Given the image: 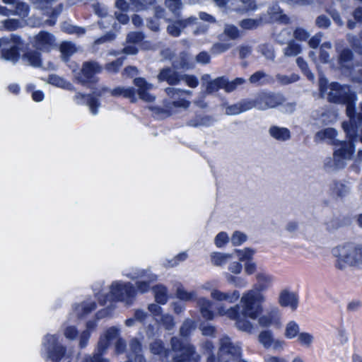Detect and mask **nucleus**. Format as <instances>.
Returning a JSON list of instances; mask_svg holds the SVG:
<instances>
[{
  "label": "nucleus",
  "instance_id": "nucleus-1",
  "mask_svg": "<svg viewBox=\"0 0 362 362\" xmlns=\"http://www.w3.org/2000/svg\"><path fill=\"white\" fill-rule=\"evenodd\" d=\"M255 285L254 288L245 291L240 296V305L226 306L224 304L217 308L218 316L226 317L235 321L237 329L247 333L254 330V325L248 319L257 320L258 324L262 327H269L272 325H280L281 313L279 308L274 305L266 314L261 315L262 305L266 301L264 291L270 288L275 281L274 276L264 269L256 272Z\"/></svg>",
  "mask_w": 362,
  "mask_h": 362
},
{
  "label": "nucleus",
  "instance_id": "nucleus-2",
  "mask_svg": "<svg viewBox=\"0 0 362 362\" xmlns=\"http://www.w3.org/2000/svg\"><path fill=\"white\" fill-rule=\"evenodd\" d=\"M337 132L333 128H326L318 131L315 140L317 142H327L336 146L334 152V160L335 166L341 168L346 160L352 158L354 153V147L351 141H340L337 139Z\"/></svg>",
  "mask_w": 362,
  "mask_h": 362
},
{
  "label": "nucleus",
  "instance_id": "nucleus-3",
  "mask_svg": "<svg viewBox=\"0 0 362 362\" xmlns=\"http://www.w3.org/2000/svg\"><path fill=\"white\" fill-rule=\"evenodd\" d=\"M336 258V267L343 270L348 267H362V245L346 243L334 247L332 250Z\"/></svg>",
  "mask_w": 362,
  "mask_h": 362
},
{
  "label": "nucleus",
  "instance_id": "nucleus-4",
  "mask_svg": "<svg viewBox=\"0 0 362 362\" xmlns=\"http://www.w3.org/2000/svg\"><path fill=\"white\" fill-rule=\"evenodd\" d=\"M320 90L323 95H327V99L329 101L346 105V114L350 118V124H351L352 119L354 118V103L356 98L355 94L351 92L349 87L332 83L325 89L321 84Z\"/></svg>",
  "mask_w": 362,
  "mask_h": 362
},
{
  "label": "nucleus",
  "instance_id": "nucleus-5",
  "mask_svg": "<svg viewBox=\"0 0 362 362\" xmlns=\"http://www.w3.org/2000/svg\"><path fill=\"white\" fill-rule=\"evenodd\" d=\"M171 346V351H163L161 342L160 341H155L151 344V351L153 354L162 355L164 358H168L171 354L173 359L176 362H181L189 359L194 353L192 346L187 344L182 343L177 338L172 339Z\"/></svg>",
  "mask_w": 362,
  "mask_h": 362
},
{
  "label": "nucleus",
  "instance_id": "nucleus-6",
  "mask_svg": "<svg viewBox=\"0 0 362 362\" xmlns=\"http://www.w3.org/2000/svg\"><path fill=\"white\" fill-rule=\"evenodd\" d=\"M102 294H97V297L102 303L106 302V298L110 300L121 301L127 305H130L136 297V290L130 282L115 281L109 287V296L102 299Z\"/></svg>",
  "mask_w": 362,
  "mask_h": 362
},
{
  "label": "nucleus",
  "instance_id": "nucleus-7",
  "mask_svg": "<svg viewBox=\"0 0 362 362\" xmlns=\"http://www.w3.org/2000/svg\"><path fill=\"white\" fill-rule=\"evenodd\" d=\"M25 47H0V58L16 62L20 57L26 59L32 66H40L41 60L36 51L25 54Z\"/></svg>",
  "mask_w": 362,
  "mask_h": 362
},
{
  "label": "nucleus",
  "instance_id": "nucleus-8",
  "mask_svg": "<svg viewBox=\"0 0 362 362\" xmlns=\"http://www.w3.org/2000/svg\"><path fill=\"white\" fill-rule=\"evenodd\" d=\"M42 354L47 359L58 362L64 357L69 358L64 346L61 345L55 335L47 334L42 340Z\"/></svg>",
  "mask_w": 362,
  "mask_h": 362
},
{
  "label": "nucleus",
  "instance_id": "nucleus-9",
  "mask_svg": "<svg viewBox=\"0 0 362 362\" xmlns=\"http://www.w3.org/2000/svg\"><path fill=\"white\" fill-rule=\"evenodd\" d=\"M127 278L135 280L139 279L136 283V293H145L150 291L151 283L157 280V276L149 269L134 268L124 274Z\"/></svg>",
  "mask_w": 362,
  "mask_h": 362
},
{
  "label": "nucleus",
  "instance_id": "nucleus-10",
  "mask_svg": "<svg viewBox=\"0 0 362 362\" xmlns=\"http://www.w3.org/2000/svg\"><path fill=\"white\" fill-rule=\"evenodd\" d=\"M200 288L203 290L209 291L211 298L218 303V305L216 308V314L217 315V308L222 304H224V302L228 303H236L240 296V293L238 290H232L228 291H223L219 290L218 288H214V285L211 281H206L201 285ZM226 306H228L226 304Z\"/></svg>",
  "mask_w": 362,
  "mask_h": 362
},
{
  "label": "nucleus",
  "instance_id": "nucleus-11",
  "mask_svg": "<svg viewBox=\"0 0 362 362\" xmlns=\"http://www.w3.org/2000/svg\"><path fill=\"white\" fill-rule=\"evenodd\" d=\"M118 339V330L116 328L111 327L108 329L104 335L101 337L96 351L91 356H86L84 362H108L102 357V355L107 351L109 344Z\"/></svg>",
  "mask_w": 362,
  "mask_h": 362
},
{
  "label": "nucleus",
  "instance_id": "nucleus-12",
  "mask_svg": "<svg viewBox=\"0 0 362 362\" xmlns=\"http://www.w3.org/2000/svg\"><path fill=\"white\" fill-rule=\"evenodd\" d=\"M284 101L283 96L280 94L273 93H261L254 100L248 103V108H257L264 110L269 108H274L281 105Z\"/></svg>",
  "mask_w": 362,
  "mask_h": 362
},
{
  "label": "nucleus",
  "instance_id": "nucleus-13",
  "mask_svg": "<svg viewBox=\"0 0 362 362\" xmlns=\"http://www.w3.org/2000/svg\"><path fill=\"white\" fill-rule=\"evenodd\" d=\"M240 356V347L233 344L228 337H223L220 339L219 360L223 362H236Z\"/></svg>",
  "mask_w": 362,
  "mask_h": 362
},
{
  "label": "nucleus",
  "instance_id": "nucleus-14",
  "mask_svg": "<svg viewBox=\"0 0 362 362\" xmlns=\"http://www.w3.org/2000/svg\"><path fill=\"white\" fill-rule=\"evenodd\" d=\"M258 341L264 348L274 351H282L286 346V342L282 339L276 337L270 329L261 331L258 335Z\"/></svg>",
  "mask_w": 362,
  "mask_h": 362
},
{
  "label": "nucleus",
  "instance_id": "nucleus-15",
  "mask_svg": "<svg viewBox=\"0 0 362 362\" xmlns=\"http://www.w3.org/2000/svg\"><path fill=\"white\" fill-rule=\"evenodd\" d=\"M158 80L159 81H166L170 85L178 84L181 80H183L191 88H195L198 86V81L195 76L190 75L179 76L170 69H163L158 75Z\"/></svg>",
  "mask_w": 362,
  "mask_h": 362
},
{
  "label": "nucleus",
  "instance_id": "nucleus-16",
  "mask_svg": "<svg viewBox=\"0 0 362 362\" xmlns=\"http://www.w3.org/2000/svg\"><path fill=\"white\" fill-rule=\"evenodd\" d=\"M101 71L102 67L98 63L87 62L83 63L81 71L76 75V79L83 85L94 83L97 81L95 75Z\"/></svg>",
  "mask_w": 362,
  "mask_h": 362
},
{
  "label": "nucleus",
  "instance_id": "nucleus-17",
  "mask_svg": "<svg viewBox=\"0 0 362 362\" xmlns=\"http://www.w3.org/2000/svg\"><path fill=\"white\" fill-rule=\"evenodd\" d=\"M342 127L346 135L351 139L357 140L359 139L362 142V103L361 104V112L356 117H354L351 124H349L344 122Z\"/></svg>",
  "mask_w": 362,
  "mask_h": 362
},
{
  "label": "nucleus",
  "instance_id": "nucleus-18",
  "mask_svg": "<svg viewBox=\"0 0 362 362\" xmlns=\"http://www.w3.org/2000/svg\"><path fill=\"white\" fill-rule=\"evenodd\" d=\"M299 302L298 294L288 288H284L280 291L278 296V303L283 308H288L291 311H295Z\"/></svg>",
  "mask_w": 362,
  "mask_h": 362
},
{
  "label": "nucleus",
  "instance_id": "nucleus-19",
  "mask_svg": "<svg viewBox=\"0 0 362 362\" xmlns=\"http://www.w3.org/2000/svg\"><path fill=\"white\" fill-rule=\"evenodd\" d=\"M134 84L137 87V93L140 99L147 103L155 100V96L148 92L153 88V84L147 83L143 78H135Z\"/></svg>",
  "mask_w": 362,
  "mask_h": 362
},
{
  "label": "nucleus",
  "instance_id": "nucleus-20",
  "mask_svg": "<svg viewBox=\"0 0 362 362\" xmlns=\"http://www.w3.org/2000/svg\"><path fill=\"white\" fill-rule=\"evenodd\" d=\"M214 303L211 300L206 297H199L197 299V306L201 315L207 320H212L215 317V313L212 310Z\"/></svg>",
  "mask_w": 362,
  "mask_h": 362
},
{
  "label": "nucleus",
  "instance_id": "nucleus-21",
  "mask_svg": "<svg viewBox=\"0 0 362 362\" xmlns=\"http://www.w3.org/2000/svg\"><path fill=\"white\" fill-rule=\"evenodd\" d=\"M149 312L153 315L157 322H160L165 325L167 329H170L173 325V319L171 315H161V308L156 304H150L148 307Z\"/></svg>",
  "mask_w": 362,
  "mask_h": 362
},
{
  "label": "nucleus",
  "instance_id": "nucleus-22",
  "mask_svg": "<svg viewBox=\"0 0 362 362\" xmlns=\"http://www.w3.org/2000/svg\"><path fill=\"white\" fill-rule=\"evenodd\" d=\"M74 100L78 104H87L93 115H96L98 113L96 108L98 106V101L91 95L76 93L74 96Z\"/></svg>",
  "mask_w": 362,
  "mask_h": 362
},
{
  "label": "nucleus",
  "instance_id": "nucleus-23",
  "mask_svg": "<svg viewBox=\"0 0 362 362\" xmlns=\"http://www.w3.org/2000/svg\"><path fill=\"white\" fill-rule=\"evenodd\" d=\"M300 332V325L295 320L287 322L284 328V336L288 340L296 339Z\"/></svg>",
  "mask_w": 362,
  "mask_h": 362
},
{
  "label": "nucleus",
  "instance_id": "nucleus-24",
  "mask_svg": "<svg viewBox=\"0 0 362 362\" xmlns=\"http://www.w3.org/2000/svg\"><path fill=\"white\" fill-rule=\"evenodd\" d=\"M296 342L300 346L306 349H310L315 344V337L314 334L311 332L301 331L296 338Z\"/></svg>",
  "mask_w": 362,
  "mask_h": 362
},
{
  "label": "nucleus",
  "instance_id": "nucleus-25",
  "mask_svg": "<svg viewBox=\"0 0 362 362\" xmlns=\"http://www.w3.org/2000/svg\"><path fill=\"white\" fill-rule=\"evenodd\" d=\"M269 135L276 140L285 141L290 139L291 132L286 127L272 126L269 129Z\"/></svg>",
  "mask_w": 362,
  "mask_h": 362
},
{
  "label": "nucleus",
  "instance_id": "nucleus-26",
  "mask_svg": "<svg viewBox=\"0 0 362 362\" xmlns=\"http://www.w3.org/2000/svg\"><path fill=\"white\" fill-rule=\"evenodd\" d=\"M110 93L114 96H123L124 98H129L132 102L136 100L135 90L131 87H117L111 90Z\"/></svg>",
  "mask_w": 362,
  "mask_h": 362
},
{
  "label": "nucleus",
  "instance_id": "nucleus-27",
  "mask_svg": "<svg viewBox=\"0 0 362 362\" xmlns=\"http://www.w3.org/2000/svg\"><path fill=\"white\" fill-rule=\"evenodd\" d=\"M33 43L38 45H50L56 43V39L52 34L42 31L34 37Z\"/></svg>",
  "mask_w": 362,
  "mask_h": 362
},
{
  "label": "nucleus",
  "instance_id": "nucleus-28",
  "mask_svg": "<svg viewBox=\"0 0 362 362\" xmlns=\"http://www.w3.org/2000/svg\"><path fill=\"white\" fill-rule=\"evenodd\" d=\"M95 308V303L93 300L89 298L77 305L75 311L78 316L83 317L90 313Z\"/></svg>",
  "mask_w": 362,
  "mask_h": 362
},
{
  "label": "nucleus",
  "instance_id": "nucleus-29",
  "mask_svg": "<svg viewBox=\"0 0 362 362\" xmlns=\"http://www.w3.org/2000/svg\"><path fill=\"white\" fill-rule=\"evenodd\" d=\"M233 259V254L213 252L211 255V259L213 264L223 266L228 263Z\"/></svg>",
  "mask_w": 362,
  "mask_h": 362
},
{
  "label": "nucleus",
  "instance_id": "nucleus-30",
  "mask_svg": "<svg viewBox=\"0 0 362 362\" xmlns=\"http://www.w3.org/2000/svg\"><path fill=\"white\" fill-rule=\"evenodd\" d=\"M156 301L160 304H165L168 300L167 288L163 285H157L153 287Z\"/></svg>",
  "mask_w": 362,
  "mask_h": 362
},
{
  "label": "nucleus",
  "instance_id": "nucleus-31",
  "mask_svg": "<svg viewBox=\"0 0 362 362\" xmlns=\"http://www.w3.org/2000/svg\"><path fill=\"white\" fill-rule=\"evenodd\" d=\"M195 20L197 19L194 18H190L187 21L172 23L168 26V31L173 36H177L180 34L181 29L184 28L187 25V24L190 23L191 21Z\"/></svg>",
  "mask_w": 362,
  "mask_h": 362
},
{
  "label": "nucleus",
  "instance_id": "nucleus-32",
  "mask_svg": "<svg viewBox=\"0 0 362 362\" xmlns=\"http://www.w3.org/2000/svg\"><path fill=\"white\" fill-rule=\"evenodd\" d=\"M177 297L184 301H190L197 297L195 291H187L182 286H179L176 289Z\"/></svg>",
  "mask_w": 362,
  "mask_h": 362
},
{
  "label": "nucleus",
  "instance_id": "nucleus-33",
  "mask_svg": "<svg viewBox=\"0 0 362 362\" xmlns=\"http://www.w3.org/2000/svg\"><path fill=\"white\" fill-rule=\"evenodd\" d=\"M249 81L251 83L262 85L269 81V76L264 72L259 71L253 74Z\"/></svg>",
  "mask_w": 362,
  "mask_h": 362
},
{
  "label": "nucleus",
  "instance_id": "nucleus-34",
  "mask_svg": "<svg viewBox=\"0 0 362 362\" xmlns=\"http://www.w3.org/2000/svg\"><path fill=\"white\" fill-rule=\"evenodd\" d=\"M235 252L240 262H245L252 259L255 252L250 248H244L243 250H235Z\"/></svg>",
  "mask_w": 362,
  "mask_h": 362
},
{
  "label": "nucleus",
  "instance_id": "nucleus-35",
  "mask_svg": "<svg viewBox=\"0 0 362 362\" xmlns=\"http://www.w3.org/2000/svg\"><path fill=\"white\" fill-rule=\"evenodd\" d=\"M336 339L341 345H345L349 341V334L343 326H339L336 329Z\"/></svg>",
  "mask_w": 362,
  "mask_h": 362
},
{
  "label": "nucleus",
  "instance_id": "nucleus-36",
  "mask_svg": "<svg viewBox=\"0 0 362 362\" xmlns=\"http://www.w3.org/2000/svg\"><path fill=\"white\" fill-rule=\"evenodd\" d=\"M49 83L62 88L70 89L71 87V85L66 82L63 78L56 75H52L49 77Z\"/></svg>",
  "mask_w": 362,
  "mask_h": 362
},
{
  "label": "nucleus",
  "instance_id": "nucleus-37",
  "mask_svg": "<svg viewBox=\"0 0 362 362\" xmlns=\"http://www.w3.org/2000/svg\"><path fill=\"white\" fill-rule=\"evenodd\" d=\"M187 258V254L185 252H181L170 259H167L163 263L166 267H173L178 265L180 262L185 261Z\"/></svg>",
  "mask_w": 362,
  "mask_h": 362
},
{
  "label": "nucleus",
  "instance_id": "nucleus-38",
  "mask_svg": "<svg viewBox=\"0 0 362 362\" xmlns=\"http://www.w3.org/2000/svg\"><path fill=\"white\" fill-rule=\"evenodd\" d=\"M95 327V324L92 322H88L87 323V329L83 332L80 335L79 339V346L81 348H84L86 346L88 341L90 338V330L93 329Z\"/></svg>",
  "mask_w": 362,
  "mask_h": 362
},
{
  "label": "nucleus",
  "instance_id": "nucleus-39",
  "mask_svg": "<svg viewBox=\"0 0 362 362\" xmlns=\"http://www.w3.org/2000/svg\"><path fill=\"white\" fill-rule=\"evenodd\" d=\"M240 35L238 28L231 25H226L224 28L223 36L228 39H236Z\"/></svg>",
  "mask_w": 362,
  "mask_h": 362
},
{
  "label": "nucleus",
  "instance_id": "nucleus-40",
  "mask_svg": "<svg viewBox=\"0 0 362 362\" xmlns=\"http://www.w3.org/2000/svg\"><path fill=\"white\" fill-rule=\"evenodd\" d=\"M64 61H67L70 57L77 52L75 47H57Z\"/></svg>",
  "mask_w": 362,
  "mask_h": 362
},
{
  "label": "nucleus",
  "instance_id": "nucleus-41",
  "mask_svg": "<svg viewBox=\"0 0 362 362\" xmlns=\"http://www.w3.org/2000/svg\"><path fill=\"white\" fill-rule=\"evenodd\" d=\"M144 39V35L140 32L130 33L127 38L129 44H141Z\"/></svg>",
  "mask_w": 362,
  "mask_h": 362
},
{
  "label": "nucleus",
  "instance_id": "nucleus-42",
  "mask_svg": "<svg viewBox=\"0 0 362 362\" xmlns=\"http://www.w3.org/2000/svg\"><path fill=\"white\" fill-rule=\"evenodd\" d=\"M4 27L8 30H15L23 25V21H19L16 18H10L3 22Z\"/></svg>",
  "mask_w": 362,
  "mask_h": 362
},
{
  "label": "nucleus",
  "instance_id": "nucleus-43",
  "mask_svg": "<svg viewBox=\"0 0 362 362\" xmlns=\"http://www.w3.org/2000/svg\"><path fill=\"white\" fill-rule=\"evenodd\" d=\"M229 241V237L225 232H221L216 235L214 239V243L216 247H222Z\"/></svg>",
  "mask_w": 362,
  "mask_h": 362
},
{
  "label": "nucleus",
  "instance_id": "nucleus-44",
  "mask_svg": "<svg viewBox=\"0 0 362 362\" xmlns=\"http://www.w3.org/2000/svg\"><path fill=\"white\" fill-rule=\"evenodd\" d=\"M246 240V235L240 231L234 232L231 237V243L233 245H240L245 243Z\"/></svg>",
  "mask_w": 362,
  "mask_h": 362
},
{
  "label": "nucleus",
  "instance_id": "nucleus-45",
  "mask_svg": "<svg viewBox=\"0 0 362 362\" xmlns=\"http://www.w3.org/2000/svg\"><path fill=\"white\" fill-rule=\"evenodd\" d=\"M35 85L33 84H28L27 86V89L30 91H33L32 93V98L35 102H41L44 100L45 95L42 91L41 90H34L35 89Z\"/></svg>",
  "mask_w": 362,
  "mask_h": 362
},
{
  "label": "nucleus",
  "instance_id": "nucleus-46",
  "mask_svg": "<svg viewBox=\"0 0 362 362\" xmlns=\"http://www.w3.org/2000/svg\"><path fill=\"white\" fill-rule=\"evenodd\" d=\"M276 78L279 83L286 85L298 81V76L296 74H291L290 76L278 74Z\"/></svg>",
  "mask_w": 362,
  "mask_h": 362
},
{
  "label": "nucleus",
  "instance_id": "nucleus-47",
  "mask_svg": "<svg viewBox=\"0 0 362 362\" xmlns=\"http://www.w3.org/2000/svg\"><path fill=\"white\" fill-rule=\"evenodd\" d=\"M228 270L235 274H240L243 270V265L240 261H233V259L228 262Z\"/></svg>",
  "mask_w": 362,
  "mask_h": 362
},
{
  "label": "nucleus",
  "instance_id": "nucleus-48",
  "mask_svg": "<svg viewBox=\"0 0 362 362\" xmlns=\"http://www.w3.org/2000/svg\"><path fill=\"white\" fill-rule=\"evenodd\" d=\"M259 24V21L255 19H245L240 22V26L243 29L250 30L256 28Z\"/></svg>",
  "mask_w": 362,
  "mask_h": 362
},
{
  "label": "nucleus",
  "instance_id": "nucleus-49",
  "mask_svg": "<svg viewBox=\"0 0 362 362\" xmlns=\"http://www.w3.org/2000/svg\"><path fill=\"white\" fill-rule=\"evenodd\" d=\"M257 265L255 262L252 259L245 262L244 264L245 272L247 275H252L253 274H256L258 271H257Z\"/></svg>",
  "mask_w": 362,
  "mask_h": 362
},
{
  "label": "nucleus",
  "instance_id": "nucleus-50",
  "mask_svg": "<svg viewBox=\"0 0 362 362\" xmlns=\"http://www.w3.org/2000/svg\"><path fill=\"white\" fill-rule=\"evenodd\" d=\"M352 55L348 49L341 51L339 57V61L342 66H348L347 63L351 59Z\"/></svg>",
  "mask_w": 362,
  "mask_h": 362
},
{
  "label": "nucleus",
  "instance_id": "nucleus-51",
  "mask_svg": "<svg viewBox=\"0 0 362 362\" xmlns=\"http://www.w3.org/2000/svg\"><path fill=\"white\" fill-rule=\"evenodd\" d=\"M249 109L250 108H248V105H247L245 107H242L238 105H231V106L226 107V112L227 115H233L239 114V113L242 112L243 111H245V110H249Z\"/></svg>",
  "mask_w": 362,
  "mask_h": 362
},
{
  "label": "nucleus",
  "instance_id": "nucleus-52",
  "mask_svg": "<svg viewBox=\"0 0 362 362\" xmlns=\"http://www.w3.org/2000/svg\"><path fill=\"white\" fill-rule=\"evenodd\" d=\"M343 362H362V356L356 351L350 354H346L343 358Z\"/></svg>",
  "mask_w": 362,
  "mask_h": 362
},
{
  "label": "nucleus",
  "instance_id": "nucleus-53",
  "mask_svg": "<svg viewBox=\"0 0 362 362\" xmlns=\"http://www.w3.org/2000/svg\"><path fill=\"white\" fill-rule=\"evenodd\" d=\"M293 37L298 42H304L309 37V34L302 28H297L293 33Z\"/></svg>",
  "mask_w": 362,
  "mask_h": 362
},
{
  "label": "nucleus",
  "instance_id": "nucleus-54",
  "mask_svg": "<svg viewBox=\"0 0 362 362\" xmlns=\"http://www.w3.org/2000/svg\"><path fill=\"white\" fill-rule=\"evenodd\" d=\"M122 57H119L115 62H112L106 66V69L110 72H117L122 64Z\"/></svg>",
  "mask_w": 362,
  "mask_h": 362
},
{
  "label": "nucleus",
  "instance_id": "nucleus-55",
  "mask_svg": "<svg viewBox=\"0 0 362 362\" xmlns=\"http://www.w3.org/2000/svg\"><path fill=\"white\" fill-rule=\"evenodd\" d=\"M28 10V6L25 4L19 3L17 4L16 13L23 18L27 16Z\"/></svg>",
  "mask_w": 362,
  "mask_h": 362
},
{
  "label": "nucleus",
  "instance_id": "nucleus-56",
  "mask_svg": "<svg viewBox=\"0 0 362 362\" xmlns=\"http://www.w3.org/2000/svg\"><path fill=\"white\" fill-rule=\"evenodd\" d=\"M64 30L69 33H75L77 35H81L84 33V30L82 28L76 27L71 25L64 26Z\"/></svg>",
  "mask_w": 362,
  "mask_h": 362
},
{
  "label": "nucleus",
  "instance_id": "nucleus-57",
  "mask_svg": "<svg viewBox=\"0 0 362 362\" xmlns=\"http://www.w3.org/2000/svg\"><path fill=\"white\" fill-rule=\"evenodd\" d=\"M189 102L185 100H180L177 101H173L172 103V107H170L169 112L173 113L175 111L173 110V107H182L186 109L189 106Z\"/></svg>",
  "mask_w": 362,
  "mask_h": 362
},
{
  "label": "nucleus",
  "instance_id": "nucleus-58",
  "mask_svg": "<svg viewBox=\"0 0 362 362\" xmlns=\"http://www.w3.org/2000/svg\"><path fill=\"white\" fill-rule=\"evenodd\" d=\"M64 336L69 339H74L77 336V330L74 327H67L64 332Z\"/></svg>",
  "mask_w": 362,
  "mask_h": 362
},
{
  "label": "nucleus",
  "instance_id": "nucleus-59",
  "mask_svg": "<svg viewBox=\"0 0 362 362\" xmlns=\"http://www.w3.org/2000/svg\"><path fill=\"white\" fill-rule=\"evenodd\" d=\"M224 81L223 79H217L211 82L207 86V91L211 93L214 90H216L220 86L224 83Z\"/></svg>",
  "mask_w": 362,
  "mask_h": 362
},
{
  "label": "nucleus",
  "instance_id": "nucleus-60",
  "mask_svg": "<svg viewBox=\"0 0 362 362\" xmlns=\"http://www.w3.org/2000/svg\"><path fill=\"white\" fill-rule=\"evenodd\" d=\"M300 52V47H286L284 49V54L288 57L296 56Z\"/></svg>",
  "mask_w": 362,
  "mask_h": 362
},
{
  "label": "nucleus",
  "instance_id": "nucleus-61",
  "mask_svg": "<svg viewBox=\"0 0 362 362\" xmlns=\"http://www.w3.org/2000/svg\"><path fill=\"white\" fill-rule=\"evenodd\" d=\"M167 6L172 11H175L181 6V3L179 0H166Z\"/></svg>",
  "mask_w": 362,
  "mask_h": 362
},
{
  "label": "nucleus",
  "instance_id": "nucleus-62",
  "mask_svg": "<svg viewBox=\"0 0 362 362\" xmlns=\"http://www.w3.org/2000/svg\"><path fill=\"white\" fill-rule=\"evenodd\" d=\"M298 224L295 221L288 222L285 228L286 230L291 234L295 233L298 230Z\"/></svg>",
  "mask_w": 362,
  "mask_h": 362
},
{
  "label": "nucleus",
  "instance_id": "nucleus-63",
  "mask_svg": "<svg viewBox=\"0 0 362 362\" xmlns=\"http://www.w3.org/2000/svg\"><path fill=\"white\" fill-rule=\"evenodd\" d=\"M210 61V57L206 52H201L197 56V62L202 64H207Z\"/></svg>",
  "mask_w": 362,
  "mask_h": 362
},
{
  "label": "nucleus",
  "instance_id": "nucleus-64",
  "mask_svg": "<svg viewBox=\"0 0 362 362\" xmlns=\"http://www.w3.org/2000/svg\"><path fill=\"white\" fill-rule=\"evenodd\" d=\"M264 362H286V360L282 357L269 355L264 358Z\"/></svg>",
  "mask_w": 362,
  "mask_h": 362
}]
</instances>
